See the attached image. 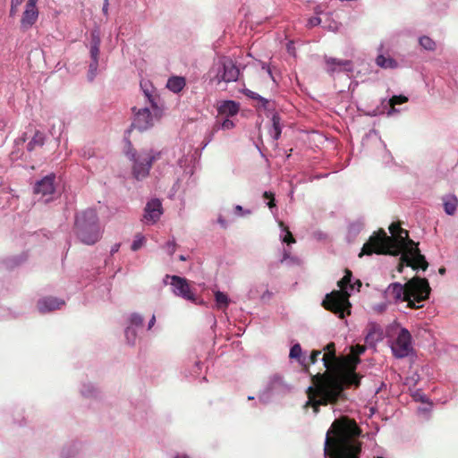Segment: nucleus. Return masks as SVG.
Segmentation results:
<instances>
[{
	"label": "nucleus",
	"mask_w": 458,
	"mask_h": 458,
	"mask_svg": "<svg viewBox=\"0 0 458 458\" xmlns=\"http://www.w3.org/2000/svg\"><path fill=\"white\" fill-rule=\"evenodd\" d=\"M24 260H25V257L23 255H18V256H14V257L9 259L6 261V264L9 267H14L21 264Z\"/></svg>",
	"instance_id": "43"
},
{
	"label": "nucleus",
	"mask_w": 458,
	"mask_h": 458,
	"mask_svg": "<svg viewBox=\"0 0 458 458\" xmlns=\"http://www.w3.org/2000/svg\"><path fill=\"white\" fill-rule=\"evenodd\" d=\"M164 283L171 285L172 292L179 297H182L187 301H195L194 294L191 292L188 281L184 277L179 276H169L166 275Z\"/></svg>",
	"instance_id": "13"
},
{
	"label": "nucleus",
	"mask_w": 458,
	"mask_h": 458,
	"mask_svg": "<svg viewBox=\"0 0 458 458\" xmlns=\"http://www.w3.org/2000/svg\"><path fill=\"white\" fill-rule=\"evenodd\" d=\"M109 0H104L102 12L105 15L108 14Z\"/></svg>",
	"instance_id": "54"
},
{
	"label": "nucleus",
	"mask_w": 458,
	"mask_h": 458,
	"mask_svg": "<svg viewBox=\"0 0 458 458\" xmlns=\"http://www.w3.org/2000/svg\"><path fill=\"white\" fill-rule=\"evenodd\" d=\"M325 63L327 65L326 71L332 77L340 72H344L347 76H351L354 72V66L351 60L326 56Z\"/></svg>",
	"instance_id": "14"
},
{
	"label": "nucleus",
	"mask_w": 458,
	"mask_h": 458,
	"mask_svg": "<svg viewBox=\"0 0 458 458\" xmlns=\"http://www.w3.org/2000/svg\"><path fill=\"white\" fill-rule=\"evenodd\" d=\"M101 38L99 35V31L98 30H94L90 33V46L89 47H100Z\"/></svg>",
	"instance_id": "42"
},
{
	"label": "nucleus",
	"mask_w": 458,
	"mask_h": 458,
	"mask_svg": "<svg viewBox=\"0 0 458 458\" xmlns=\"http://www.w3.org/2000/svg\"><path fill=\"white\" fill-rule=\"evenodd\" d=\"M389 231L396 237L387 236L386 233L381 229L371 235L368 242L364 243L359 256L373 253L400 256L399 272H403V267H411L416 271L420 269L425 271L428 266V261L425 256L420 253L418 244L409 238L408 231L395 224L389 226Z\"/></svg>",
	"instance_id": "1"
},
{
	"label": "nucleus",
	"mask_w": 458,
	"mask_h": 458,
	"mask_svg": "<svg viewBox=\"0 0 458 458\" xmlns=\"http://www.w3.org/2000/svg\"><path fill=\"white\" fill-rule=\"evenodd\" d=\"M174 458H190V457L186 454H176Z\"/></svg>",
	"instance_id": "62"
},
{
	"label": "nucleus",
	"mask_w": 458,
	"mask_h": 458,
	"mask_svg": "<svg viewBox=\"0 0 458 458\" xmlns=\"http://www.w3.org/2000/svg\"><path fill=\"white\" fill-rule=\"evenodd\" d=\"M408 97L404 95H393L389 98H384L381 101V113L387 117L398 115L403 109L397 108L396 106L408 102Z\"/></svg>",
	"instance_id": "15"
},
{
	"label": "nucleus",
	"mask_w": 458,
	"mask_h": 458,
	"mask_svg": "<svg viewBox=\"0 0 458 458\" xmlns=\"http://www.w3.org/2000/svg\"><path fill=\"white\" fill-rule=\"evenodd\" d=\"M25 140H26V138L25 137H21V138L18 139L17 143L25 142Z\"/></svg>",
	"instance_id": "64"
},
{
	"label": "nucleus",
	"mask_w": 458,
	"mask_h": 458,
	"mask_svg": "<svg viewBox=\"0 0 458 458\" xmlns=\"http://www.w3.org/2000/svg\"><path fill=\"white\" fill-rule=\"evenodd\" d=\"M100 47H89V56L91 60H98L100 54Z\"/></svg>",
	"instance_id": "48"
},
{
	"label": "nucleus",
	"mask_w": 458,
	"mask_h": 458,
	"mask_svg": "<svg viewBox=\"0 0 458 458\" xmlns=\"http://www.w3.org/2000/svg\"><path fill=\"white\" fill-rule=\"evenodd\" d=\"M262 68H263L264 70H266V71L267 72V73L270 75V77L272 78V80H273V81H275V79H274V78H273V76H272V72H271L270 67H269L268 65H267L266 64H264L262 65Z\"/></svg>",
	"instance_id": "58"
},
{
	"label": "nucleus",
	"mask_w": 458,
	"mask_h": 458,
	"mask_svg": "<svg viewBox=\"0 0 458 458\" xmlns=\"http://www.w3.org/2000/svg\"><path fill=\"white\" fill-rule=\"evenodd\" d=\"M281 264H285L287 266H293L299 264V259L294 256H291L290 252L284 249L283 257L280 259Z\"/></svg>",
	"instance_id": "36"
},
{
	"label": "nucleus",
	"mask_w": 458,
	"mask_h": 458,
	"mask_svg": "<svg viewBox=\"0 0 458 458\" xmlns=\"http://www.w3.org/2000/svg\"><path fill=\"white\" fill-rule=\"evenodd\" d=\"M186 85L185 79L180 76H172L168 79L166 87L174 93L181 92Z\"/></svg>",
	"instance_id": "29"
},
{
	"label": "nucleus",
	"mask_w": 458,
	"mask_h": 458,
	"mask_svg": "<svg viewBox=\"0 0 458 458\" xmlns=\"http://www.w3.org/2000/svg\"><path fill=\"white\" fill-rule=\"evenodd\" d=\"M411 396L414 401L420 402L422 403L432 405V403L430 402L429 398L422 392L420 389H416L412 392Z\"/></svg>",
	"instance_id": "37"
},
{
	"label": "nucleus",
	"mask_w": 458,
	"mask_h": 458,
	"mask_svg": "<svg viewBox=\"0 0 458 458\" xmlns=\"http://www.w3.org/2000/svg\"><path fill=\"white\" fill-rule=\"evenodd\" d=\"M46 136L45 133L40 131H35L32 138L30 140L26 146L28 152H32L37 148L42 147L45 144Z\"/></svg>",
	"instance_id": "28"
},
{
	"label": "nucleus",
	"mask_w": 458,
	"mask_h": 458,
	"mask_svg": "<svg viewBox=\"0 0 458 458\" xmlns=\"http://www.w3.org/2000/svg\"><path fill=\"white\" fill-rule=\"evenodd\" d=\"M73 229L77 238L82 243L95 244L101 238V228L96 210L88 208L76 213Z\"/></svg>",
	"instance_id": "6"
},
{
	"label": "nucleus",
	"mask_w": 458,
	"mask_h": 458,
	"mask_svg": "<svg viewBox=\"0 0 458 458\" xmlns=\"http://www.w3.org/2000/svg\"><path fill=\"white\" fill-rule=\"evenodd\" d=\"M290 391L289 386L284 382V378L275 374L271 376L265 386L259 393V400L264 404H267L275 397L284 396Z\"/></svg>",
	"instance_id": "11"
},
{
	"label": "nucleus",
	"mask_w": 458,
	"mask_h": 458,
	"mask_svg": "<svg viewBox=\"0 0 458 458\" xmlns=\"http://www.w3.org/2000/svg\"><path fill=\"white\" fill-rule=\"evenodd\" d=\"M119 248H120V244H119V243L114 244V245L111 248L110 254H111V255H114V253H116V252L119 250Z\"/></svg>",
	"instance_id": "57"
},
{
	"label": "nucleus",
	"mask_w": 458,
	"mask_h": 458,
	"mask_svg": "<svg viewBox=\"0 0 458 458\" xmlns=\"http://www.w3.org/2000/svg\"><path fill=\"white\" fill-rule=\"evenodd\" d=\"M176 247H177V244L175 242V240L174 239H172V240H169L168 242H165V249L166 250V252L172 256L175 250H176Z\"/></svg>",
	"instance_id": "44"
},
{
	"label": "nucleus",
	"mask_w": 458,
	"mask_h": 458,
	"mask_svg": "<svg viewBox=\"0 0 458 458\" xmlns=\"http://www.w3.org/2000/svg\"><path fill=\"white\" fill-rule=\"evenodd\" d=\"M140 332V330L126 325L124 328V338L126 344L130 346L136 345Z\"/></svg>",
	"instance_id": "31"
},
{
	"label": "nucleus",
	"mask_w": 458,
	"mask_h": 458,
	"mask_svg": "<svg viewBox=\"0 0 458 458\" xmlns=\"http://www.w3.org/2000/svg\"><path fill=\"white\" fill-rule=\"evenodd\" d=\"M279 226L281 228L280 238H281L282 242L287 243V244L294 243L295 242L294 238L293 237L289 229L284 225V223L282 221L279 222Z\"/></svg>",
	"instance_id": "35"
},
{
	"label": "nucleus",
	"mask_w": 458,
	"mask_h": 458,
	"mask_svg": "<svg viewBox=\"0 0 458 458\" xmlns=\"http://www.w3.org/2000/svg\"><path fill=\"white\" fill-rule=\"evenodd\" d=\"M98 68V60H91L89 65L88 81H93L97 76Z\"/></svg>",
	"instance_id": "39"
},
{
	"label": "nucleus",
	"mask_w": 458,
	"mask_h": 458,
	"mask_svg": "<svg viewBox=\"0 0 458 458\" xmlns=\"http://www.w3.org/2000/svg\"><path fill=\"white\" fill-rule=\"evenodd\" d=\"M457 199L456 198H453L451 199H447L444 201V209L447 215H454L456 211Z\"/></svg>",
	"instance_id": "38"
},
{
	"label": "nucleus",
	"mask_w": 458,
	"mask_h": 458,
	"mask_svg": "<svg viewBox=\"0 0 458 458\" xmlns=\"http://www.w3.org/2000/svg\"><path fill=\"white\" fill-rule=\"evenodd\" d=\"M321 354V351L314 350L310 352V356L307 358V365L309 363L315 364Z\"/></svg>",
	"instance_id": "47"
},
{
	"label": "nucleus",
	"mask_w": 458,
	"mask_h": 458,
	"mask_svg": "<svg viewBox=\"0 0 458 458\" xmlns=\"http://www.w3.org/2000/svg\"><path fill=\"white\" fill-rule=\"evenodd\" d=\"M127 148L124 149L125 156L132 162L131 175L136 181H142L149 175L153 163L159 157L160 152L152 149H142L136 151L131 141L127 140Z\"/></svg>",
	"instance_id": "7"
},
{
	"label": "nucleus",
	"mask_w": 458,
	"mask_h": 458,
	"mask_svg": "<svg viewBox=\"0 0 458 458\" xmlns=\"http://www.w3.org/2000/svg\"><path fill=\"white\" fill-rule=\"evenodd\" d=\"M239 75L240 69L235 62L225 55L215 60L208 72L210 82H216L218 85L222 82L225 84L234 82L238 80Z\"/></svg>",
	"instance_id": "8"
},
{
	"label": "nucleus",
	"mask_w": 458,
	"mask_h": 458,
	"mask_svg": "<svg viewBox=\"0 0 458 458\" xmlns=\"http://www.w3.org/2000/svg\"><path fill=\"white\" fill-rule=\"evenodd\" d=\"M79 391L81 395L87 399H95L99 394V390L97 386L89 381L81 382Z\"/></svg>",
	"instance_id": "25"
},
{
	"label": "nucleus",
	"mask_w": 458,
	"mask_h": 458,
	"mask_svg": "<svg viewBox=\"0 0 458 458\" xmlns=\"http://www.w3.org/2000/svg\"><path fill=\"white\" fill-rule=\"evenodd\" d=\"M65 302L63 299L47 296L38 301L37 308L40 313L46 314L56 310H61Z\"/></svg>",
	"instance_id": "19"
},
{
	"label": "nucleus",
	"mask_w": 458,
	"mask_h": 458,
	"mask_svg": "<svg viewBox=\"0 0 458 458\" xmlns=\"http://www.w3.org/2000/svg\"><path fill=\"white\" fill-rule=\"evenodd\" d=\"M140 89L143 92L145 102L150 106L153 113L157 115L159 111L158 105L160 100L159 96L157 93V89L149 81H141Z\"/></svg>",
	"instance_id": "17"
},
{
	"label": "nucleus",
	"mask_w": 458,
	"mask_h": 458,
	"mask_svg": "<svg viewBox=\"0 0 458 458\" xmlns=\"http://www.w3.org/2000/svg\"><path fill=\"white\" fill-rule=\"evenodd\" d=\"M216 109L219 114L230 117L238 114L240 110V105L233 100H224L217 105Z\"/></svg>",
	"instance_id": "23"
},
{
	"label": "nucleus",
	"mask_w": 458,
	"mask_h": 458,
	"mask_svg": "<svg viewBox=\"0 0 458 458\" xmlns=\"http://www.w3.org/2000/svg\"><path fill=\"white\" fill-rule=\"evenodd\" d=\"M23 0H11V4L14 6H20Z\"/></svg>",
	"instance_id": "59"
},
{
	"label": "nucleus",
	"mask_w": 458,
	"mask_h": 458,
	"mask_svg": "<svg viewBox=\"0 0 458 458\" xmlns=\"http://www.w3.org/2000/svg\"><path fill=\"white\" fill-rule=\"evenodd\" d=\"M217 224L224 229L230 225V223L221 215L217 217Z\"/></svg>",
	"instance_id": "51"
},
{
	"label": "nucleus",
	"mask_w": 458,
	"mask_h": 458,
	"mask_svg": "<svg viewBox=\"0 0 458 458\" xmlns=\"http://www.w3.org/2000/svg\"><path fill=\"white\" fill-rule=\"evenodd\" d=\"M438 272H439L440 275H445V267H440Z\"/></svg>",
	"instance_id": "63"
},
{
	"label": "nucleus",
	"mask_w": 458,
	"mask_h": 458,
	"mask_svg": "<svg viewBox=\"0 0 458 458\" xmlns=\"http://www.w3.org/2000/svg\"><path fill=\"white\" fill-rule=\"evenodd\" d=\"M431 288L428 279L414 276L404 284L392 283L385 291V297L393 301H407L412 309H420L429 298Z\"/></svg>",
	"instance_id": "4"
},
{
	"label": "nucleus",
	"mask_w": 458,
	"mask_h": 458,
	"mask_svg": "<svg viewBox=\"0 0 458 458\" xmlns=\"http://www.w3.org/2000/svg\"><path fill=\"white\" fill-rule=\"evenodd\" d=\"M127 325L140 331L143 329L144 318L141 314L133 312L127 318Z\"/></svg>",
	"instance_id": "32"
},
{
	"label": "nucleus",
	"mask_w": 458,
	"mask_h": 458,
	"mask_svg": "<svg viewBox=\"0 0 458 458\" xmlns=\"http://www.w3.org/2000/svg\"><path fill=\"white\" fill-rule=\"evenodd\" d=\"M163 214V207L159 199H151L144 208L143 219L145 224H156Z\"/></svg>",
	"instance_id": "16"
},
{
	"label": "nucleus",
	"mask_w": 458,
	"mask_h": 458,
	"mask_svg": "<svg viewBox=\"0 0 458 458\" xmlns=\"http://www.w3.org/2000/svg\"><path fill=\"white\" fill-rule=\"evenodd\" d=\"M419 411L420 412H429L430 407L429 408H419Z\"/></svg>",
	"instance_id": "61"
},
{
	"label": "nucleus",
	"mask_w": 458,
	"mask_h": 458,
	"mask_svg": "<svg viewBox=\"0 0 458 458\" xmlns=\"http://www.w3.org/2000/svg\"><path fill=\"white\" fill-rule=\"evenodd\" d=\"M243 94L250 99L258 100V106L267 112V117H271V127L268 132L274 140H277L282 133V119L279 114L275 111V103L248 89L243 90Z\"/></svg>",
	"instance_id": "9"
},
{
	"label": "nucleus",
	"mask_w": 458,
	"mask_h": 458,
	"mask_svg": "<svg viewBox=\"0 0 458 458\" xmlns=\"http://www.w3.org/2000/svg\"><path fill=\"white\" fill-rule=\"evenodd\" d=\"M93 155L94 152L90 148L85 147L81 150V156L84 158H90Z\"/></svg>",
	"instance_id": "49"
},
{
	"label": "nucleus",
	"mask_w": 458,
	"mask_h": 458,
	"mask_svg": "<svg viewBox=\"0 0 458 458\" xmlns=\"http://www.w3.org/2000/svg\"><path fill=\"white\" fill-rule=\"evenodd\" d=\"M235 126L234 123L229 118H225L219 125H217V129L222 130H231Z\"/></svg>",
	"instance_id": "46"
},
{
	"label": "nucleus",
	"mask_w": 458,
	"mask_h": 458,
	"mask_svg": "<svg viewBox=\"0 0 458 458\" xmlns=\"http://www.w3.org/2000/svg\"><path fill=\"white\" fill-rule=\"evenodd\" d=\"M200 367H201L200 362L196 361L193 366L192 371L191 372V376H193V377L198 376V374L199 373V370H200Z\"/></svg>",
	"instance_id": "52"
},
{
	"label": "nucleus",
	"mask_w": 458,
	"mask_h": 458,
	"mask_svg": "<svg viewBox=\"0 0 458 458\" xmlns=\"http://www.w3.org/2000/svg\"><path fill=\"white\" fill-rule=\"evenodd\" d=\"M324 350H325L326 353L321 358L324 367L327 369H335V363H336L335 344L330 343V344H327V346L324 348Z\"/></svg>",
	"instance_id": "24"
},
{
	"label": "nucleus",
	"mask_w": 458,
	"mask_h": 458,
	"mask_svg": "<svg viewBox=\"0 0 458 458\" xmlns=\"http://www.w3.org/2000/svg\"><path fill=\"white\" fill-rule=\"evenodd\" d=\"M145 242L146 238L144 235H142L141 233L136 234L131 246V250H139L144 245Z\"/></svg>",
	"instance_id": "40"
},
{
	"label": "nucleus",
	"mask_w": 458,
	"mask_h": 458,
	"mask_svg": "<svg viewBox=\"0 0 458 458\" xmlns=\"http://www.w3.org/2000/svg\"><path fill=\"white\" fill-rule=\"evenodd\" d=\"M263 198L265 199H267L268 202L267 203V205L268 206L269 209L271 210V212L274 214V210H276V200H275V195L274 193H272L271 191H265L263 193Z\"/></svg>",
	"instance_id": "41"
},
{
	"label": "nucleus",
	"mask_w": 458,
	"mask_h": 458,
	"mask_svg": "<svg viewBox=\"0 0 458 458\" xmlns=\"http://www.w3.org/2000/svg\"><path fill=\"white\" fill-rule=\"evenodd\" d=\"M38 11L37 7L25 6L21 20V30L26 31L30 30L38 21Z\"/></svg>",
	"instance_id": "22"
},
{
	"label": "nucleus",
	"mask_w": 458,
	"mask_h": 458,
	"mask_svg": "<svg viewBox=\"0 0 458 458\" xmlns=\"http://www.w3.org/2000/svg\"><path fill=\"white\" fill-rule=\"evenodd\" d=\"M376 64L382 69H397L399 67H410L411 62L402 59L399 63L396 59L391 56H386L384 55H378L376 58Z\"/></svg>",
	"instance_id": "20"
},
{
	"label": "nucleus",
	"mask_w": 458,
	"mask_h": 458,
	"mask_svg": "<svg viewBox=\"0 0 458 458\" xmlns=\"http://www.w3.org/2000/svg\"><path fill=\"white\" fill-rule=\"evenodd\" d=\"M313 386L308 387L310 400L307 404L314 407V413L319 411V405L335 406L346 401L342 379L335 374H319L313 377Z\"/></svg>",
	"instance_id": "3"
},
{
	"label": "nucleus",
	"mask_w": 458,
	"mask_h": 458,
	"mask_svg": "<svg viewBox=\"0 0 458 458\" xmlns=\"http://www.w3.org/2000/svg\"><path fill=\"white\" fill-rule=\"evenodd\" d=\"M361 430L348 418L335 420L327 433L325 455L329 458H360Z\"/></svg>",
	"instance_id": "2"
},
{
	"label": "nucleus",
	"mask_w": 458,
	"mask_h": 458,
	"mask_svg": "<svg viewBox=\"0 0 458 458\" xmlns=\"http://www.w3.org/2000/svg\"><path fill=\"white\" fill-rule=\"evenodd\" d=\"M320 22H321V19L319 17H317V16L310 17L308 20V26L309 27H316V26L319 25Z\"/></svg>",
	"instance_id": "50"
},
{
	"label": "nucleus",
	"mask_w": 458,
	"mask_h": 458,
	"mask_svg": "<svg viewBox=\"0 0 458 458\" xmlns=\"http://www.w3.org/2000/svg\"><path fill=\"white\" fill-rule=\"evenodd\" d=\"M352 272L346 270L344 276L338 281L340 290H335L330 293H327L322 302L326 310L334 312L339 318H344L346 315L351 313L349 297L352 295L355 288L359 291L361 286L360 280H357L355 284H352Z\"/></svg>",
	"instance_id": "5"
},
{
	"label": "nucleus",
	"mask_w": 458,
	"mask_h": 458,
	"mask_svg": "<svg viewBox=\"0 0 458 458\" xmlns=\"http://www.w3.org/2000/svg\"><path fill=\"white\" fill-rule=\"evenodd\" d=\"M214 132H210L209 136L206 139V142L203 148H205L212 140Z\"/></svg>",
	"instance_id": "60"
},
{
	"label": "nucleus",
	"mask_w": 458,
	"mask_h": 458,
	"mask_svg": "<svg viewBox=\"0 0 458 458\" xmlns=\"http://www.w3.org/2000/svg\"><path fill=\"white\" fill-rule=\"evenodd\" d=\"M234 214L237 216H246L248 215L251 214V211L250 209H244L241 205H235L234 208Z\"/></svg>",
	"instance_id": "45"
},
{
	"label": "nucleus",
	"mask_w": 458,
	"mask_h": 458,
	"mask_svg": "<svg viewBox=\"0 0 458 458\" xmlns=\"http://www.w3.org/2000/svg\"><path fill=\"white\" fill-rule=\"evenodd\" d=\"M55 174H49L44 176L42 179L36 182L33 187V192L36 195H41L42 197H48L54 194Z\"/></svg>",
	"instance_id": "18"
},
{
	"label": "nucleus",
	"mask_w": 458,
	"mask_h": 458,
	"mask_svg": "<svg viewBox=\"0 0 458 458\" xmlns=\"http://www.w3.org/2000/svg\"><path fill=\"white\" fill-rule=\"evenodd\" d=\"M19 7L20 6H14L13 4H11V7H10V16H15L18 10H19Z\"/></svg>",
	"instance_id": "55"
},
{
	"label": "nucleus",
	"mask_w": 458,
	"mask_h": 458,
	"mask_svg": "<svg viewBox=\"0 0 458 458\" xmlns=\"http://www.w3.org/2000/svg\"><path fill=\"white\" fill-rule=\"evenodd\" d=\"M156 324V316L153 314L148 322L147 330L150 331Z\"/></svg>",
	"instance_id": "53"
},
{
	"label": "nucleus",
	"mask_w": 458,
	"mask_h": 458,
	"mask_svg": "<svg viewBox=\"0 0 458 458\" xmlns=\"http://www.w3.org/2000/svg\"><path fill=\"white\" fill-rule=\"evenodd\" d=\"M383 338V331L380 326L376 323L369 324L367 327V334L365 336V343L369 347L375 348L377 343Z\"/></svg>",
	"instance_id": "21"
},
{
	"label": "nucleus",
	"mask_w": 458,
	"mask_h": 458,
	"mask_svg": "<svg viewBox=\"0 0 458 458\" xmlns=\"http://www.w3.org/2000/svg\"><path fill=\"white\" fill-rule=\"evenodd\" d=\"M37 2L38 0H28L25 6L37 7Z\"/></svg>",
	"instance_id": "56"
},
{
	"label": "nucleus",
	"mask_w": 458,
	"mask_h": 458,
	"mask_svg": "<svg viewBox=\"0 0 458 458\" xmlns=\"http://www.w3.org/2000/svg\"><path fill=\"white\" fill-rule=\"evenodd\" d=\"M131 112L133 114V121L131 128L136 129L139 131H145L154 126V117L157 115L152 114L149 107L144 106L137 108L133 106Z\"/></svg>",
	"instance_id": "12"
},
{
	"label": "nucleus",
	"mask_w": 458,
	"mask_h": 458,
	"mask_svg": "<svg viewBox=\"0 0 458 458\" xmlns=\"http://www.w3.org/2000/svg\"><path fill=\"white\" fill-rule=\"evenodd\" d=\"M375 140L378 142V144L382 147L385 155L383 157V160L386 163H388L392 160L391 153L386 149V145L385 142L381 140L380 135L377 131L376 130H370L369 133L366 134V137L363 140Z\"/></svg>",
	"instance_id": "27"
},
{
	"label": "nucleus",
	"mask_w": 458,
	"mask_h": 458,
	"mask_svg": "<svg viewBox=\"0 0 458 458\" xmlns=\"http://www.w3.org/2000/svg\"><path fill=\"white\" fill-rule=\"evenodd\" d=\"M214 295L216 308L218 310H225L231 302L227 294L221 291H216Z\"/></svg>",
	"instance_id": "33"
},
{
	"label": "nucleus",
	"mask_w": 458,
	"mask_h": 458,
	"mask_svg": "<svg viewBox=\"0 0 458 458\" xmlns=\"http://www.w3.org/2000/svg\"><path fill=\"white\" fill-rule=\"evenodd\" d=\"M291 360H296L303 367L307 366V357L302 356V349L299 343L294 344L289 352Z\"/></svg>",
	"instance_id": "30"
},
{
	"label": "nucleus",
	"mask_w": 458,
	"mask_h": 458,
	"mask_svg": "<svg viewBox=\"0 0 458 458\" xmlns=\"http://www.w3.org/2000/svg\"><path fill=\"white\" fill-rule=\"evenodd\" d=\"M364 227V222L362 219H357L348 225V231L346 234V240L349 243L353 242L358 234L361 232Z\"/></svg>",
	"instance_id": "26"
},
{
	"label": "nucleus",
	"mask_w": 458,
	"mask_h": 458,
	"mask_svg": "<svg viewBox=\"0 0 458 458\" xmlns=\"http://www.w3.org/2000/svg\"><path fill=\"white\" fill-rule=\"evenodd\" d=\"M395 335L388 340L392 353L397 359L408 357L413 352L411 335L404 327L395 328Z\"/></svg>",
	"instance_id": "10"
},
{
	"label": "nucleus",
	"mask_w": 458,
	"mask_h": 458,
	"mask_svg": "<svg viewBox=\"0 0 458 458\" xmlns=\"http://www.w3.org/2000/svg\"><path fill=\"white\" fill-rule=\"evenodd\" d=\"M419 45L427 51H435L437 43L428 36H421L419 38Z\"/></svg>",
	"instance_id": "34"
}]
</instances>
